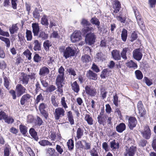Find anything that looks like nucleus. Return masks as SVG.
I'll list each match as a JSON object with an SVG mask.
<instances>
[{"mask_svg":"<svg viewBox=\"0 0 156 156\" xmlns=\"http://www.w3.org/2000/svg\"><path fill=\"white\" fill-rule=\"evenodd\" d=\"M76 50L74 45H70L64 50L63 56L66 59L73 56L75 55Z\"/></svg>","mask_w":156,"mask_h":156,"instance_id":"1","label":"nucleus"},{"mask_svg":"<svg viewBox=\"0 0 156 156\" xmlns=\"http://www.w3.org/2000/svg\"><path fill=\"white\" fill-rule=\"evenodd\" d=\"M97 119L98 123L103 126L105 125L106 122L109 125L112 123L111 122L112 118L111 117H108L107 115H98Z\"/></svg>","mask_w":156,"mask_h":156,"instance_id":"2","label":"nucleus"},{"mask_svg":"<svg viewBox=\"0 0 156 156\" xmlns=\"http://www.w3.org/2000/svg\"><path fill=\"white\" fill-rule=\"evenodd\" d=\"M137 151L136 146L132 145L129 147H127L124 153V156H134Z\"/></svg>","mask_w":156,"mask_h":156,"instance_id":"3","label":"nucleus"},{"mask_svg":"<svg viewBox=\"0 0 156 156\" xmlns=\"http://www.w3.org/2000/svg\"><path fill=\"white\" fill-rule=\"evenodd\" d=\"M133 9L137 23L141 28L143 29L144 28V22L142 21L141 16L136 9Z\"/></svg>","mask_w":156,"mask_h":156,"instance_id":"4","label":"nucleus"},{"mask_svg":"<svg viewBox=\"0 0 156 156\" xmlns=\"http://www.w3.org/2000/svg\"><path fill=\"white\" fill-rule=\"evenodd\" d=\"M141 133L143 137L146 139L150 138L151 135V130L149 126L146 125L144 126V131H141Z\"/></svg>","mask_w":156,"mask_h":156,"instance_id":"5","label":"nucleus"},{"mask_svg":"<svg viewBox=\"0 0 156 156\" xmlns=\"http://www.w3.org/2000/svg\"><path fill=\"white\" fill-rule=\"evenodd\" d=\"M137 123L136 118L134 117L130 116L128 119V126L130 130H133Z\"/></svg>","mask_w":156,"mask_h":156,"instance_id":"6","label":"nucleus"},{"mask_svg":"<svg viewBox=\"0 0 156 156\" xmlns=\"http://www.w3.org/2000/svg\"><path fill=\"white\" fill-rule=\"evenodd\" d=\"M65 111L62 108H57L55 109L54 113L55 119L58 120L60 117L63 116L65 115Z\"/></svg>","mask_w":156,"mask_h":156,"instance_id":"7","label":"nucleus"},{"mask_svg":"<svg viewBox=\"0 0 156 156\" xmlns=\"http://www.w3.org/2000/svg\"><path fill=\"white\" fill-rule=\"evenodd\" d=\"M143 54L142 50L140 48H136L133 51V57L136 60L139 61L142 58Z\"/></svg>","mask_w":156,"mask_h":156,"instance_id":"8","label":"nucleus"},{"mask_svg":"<svg viewBox=\"0 0 156 156\" xmlns=\"http://www.w3.org/2000/svg\"><path fill=\"white\" fill-rule=\"evenodd\" d=\"M81 39V33L80 31H75L71 36V41L73 43L79 41Z\"/></svg>","mask_w":156,"mask_h":156,"instance_id":"9","label":"nucleus"},{"mask_svg":"<svg viewBox=\"0 0 156 156\" xmlns=\"http://www.w3.org/2000/svg\"><path fill=\"white\" fill-rule=\"evenodd\" d=\"M95 35L93 33L87 34L86 36V42L88 44L91 45L95 42Z\"/></svg>","mask_w":156,"mask_h":156,"instance_id":"10","label":"nucleus"},{"mask_svg":"<svg viewBox=\"0 0 156 156\" xmlns=\"http://www.w3.org/2000/svg\"><path fill=\"white\" fill-rule=\"evenodd\" d=\"M21 76L19 77L20 79V81L21 83L26 86L28 83L29 81V76L27 74H25L23 73H21Z\"/></svg>","mask_w":156,"mask_h":156,"instance_id":"11","label":"nucleus"},{"mask_svg":"<svg viewBox=\"0 0 156 156\" xmlns=\"http://www.w3.org/2000/svg\"><path fill=\"white\" fill-rule=\"evenodd\" d=\"M16 90L17 96L19 97L25 92L26 89L21 84H18L16 86Z\"/></svg>","mask_w":156,"mask_h":156,"instance_id":"12","label":"nucleus"},{"mask_svg":"<svg viewBox=\"0 0 156 156\" xmlns=\"http://www.w3.org/2000/svg\"><path fill=\"white\" fill-rule=\"evenodd\" d=\"M86 76L87 78L90 80H96L98 79L97 74L91 70L87 71Z\"/></svg>","mask_w":156,"mask_h":156,"instance_id":"13","label":"nucleus"},{"mask_svg":"<svg viewBox=\"0 0 156 156\" xmlns=\"http://www.w3.org/2000/svg\"><path fill=\"white\" fill-rule=\"evenodd\" d=\"M113 8L114 9V13H116L119 11L121 8V4L120 2L117 0H112Z\"/></svg>","mask_w":156,"mask_h":156,"instance_id":"14","label":"nucleus"},{"mask_svg":"<svg viewBox=\"0 0 156 156\" xmlns=\"http://www.w3.org/2000/svg\"><path fill=\"white\" fill-rule=\"evenodd\" d=\"M85 90L86 93L91 96H95L96 91L95 88L87 86L85 87Z\"/></svg>","mask_w":156,"mask_h":156,"instance_id":"15","label":"nucleus"},{"mask_svg":"<svg viewBox=\"0 0 156 156\" xmlns=\"http://www.w3.org/2000/svg\"><path fill=\"white\" fill-rule=\"evenodd\" d=\"M65 76L57 75L55 80L56 84H65Z\"/></svg>","mask_w":156,"mask_h":156,"instance_id":"16","label":"nucleus"},{"mask_svg":"<svg viewBox=\"0 0 156 156\" xmlns=\"http://www.w3.org/2000/svg\"><path fill=\"white\" fill-rule=\"evenodd\" d=\"M32 31L34 36H37L39 32V27L38 23H35L32 24Z\"/></svg>","mask_w":156,"mask_h":156,"instance_id":"17","label":"nucleus"},{"mask_svg":"<svg viewBox=\"0 0 156 156\" xmlns=\"http://www.w3.org/2000/svg\"><path fill=\"white\" fill-rule=\"evenodd\" d=\"M111 54L113 58L115 60H118L121 59V56L119 51L114 50L112 51Z\"/></svg>","mask_w":156,"mask_h":156,"instance_id":"18","label":"nucleus"},{"mask_svg":"<svg viewBox=\"0 0 156 156\" xmlns=\"http://www.w3.org/2000/svg\"><path fill=\"white\" fill-rule=\"evenodd\" d=\"M50 71L48 68L44 66L40 69L39 74L40 76H45L49 73Z\"/></svg>","mask_w":156,"mask_h":156,"instance_id":"19","label":"nucleus"},{"mask_svg":"<svg viewBox=\"0 0 156 156\" xmlns=\"http://www.w3.org/2000/svg\"><path fill=\"white\" fill-rule=\"evenodd\" d=\"M29 133L31 136L35 140L37 141L39 139L37 132L35 131V129L32 128L30 129Z\"/></svg>","mask_w":156,"mask_h":156,"instance_id":"20","label":"nucleus"},{"mask_svg":"<svg viewBox=\"0 0 156 156\" xmlns=\"http://www.w3.org/2000/svg\"><path fill=\"white\" fill-rule=\"evenodd\" d=\"M31 96L28 94L24 95L20 100V103L22 105H24L27 102L29 101Z\"/></svg>","mask_w":156,"mask_h":156,"instance_id":"21","label":"nucleus"},{"mask_svg":"<svg viewBox=\"0 0 156 156\" xmlns=\"http://www.w3.org/2000/svg\"><path fill=\"white\" fill-rule=\"evenodd\" d=\"M126 129V125L123 123H121L117 126L116 127V130L119 133H121Z\"/></svg>","mask_w":156,"mask_h":156,"instance_id":"22","label":"nucleus"},{"mask_svg":"<svg viewBox=\"0 0 156 156\" xmlns=\"http://www.w3.org/2000/svg\"><path fill=\"white\" fill-rule=\"evenodd\" d=\"M84 119L88 125H91L93 124V119L89 114H85Z\"/></svg>","mask_w":156,"mask_h":156,"instance_id":"23","label":"nucleus"},{"mask_svg":"<svg viewBox=\"0 0 156 156\" xmlns=\"http://www.w3.org/2000/svg\"><path fill=\"white\" fill-rule=\"evenodd\" d=\"M83 130L81 128L79 127L76 130V135L75 139H79L82 138L83 135Z\"/></svg>","mask_w":156,"mask_h":156,"instance_id":"24","label":"nucleus"},{"mask_svg":"<svg viewBox=\"0 0 156 156\" xmlns=\"http://www.w3.org/2000/svg\"><path fill=\"white\" fill-rule=\"evenodd\" d=\"M72 90L76 93H78L80 90V87L77 82L75 81L71 83Z\"/></svg>","mask_w":156,"mask_h":156,"instance_id":"25","label":"nucleus"},{"mask_svg":"<svg viewBox=\"0 0 156 156\" xmlns=\"http://www.w3.org/2000/svg\"><path fill=\"white\" fill-rule=\"evenodd\" d=\"M130 49L128 47H126L123 48L122 50L121 53V55L122 57L124 60H126L127 59L126 56V53L129 51Z\"/></svg>","mask_w":156,"mask_h":156,"instance_id":"26","label":"nucleus"},{"mask_svg":"<svg viewBox=\"0 0 156 156\" xmlns=\"http://www.w3.org/2000/svg\"><path fill=\"white\" fill-rule=\"evenodd\" d=\"M94 28L90 27H84L82 30L83 33L84 34H92L91 32L94 30Z\"/></svg>","mask_w":156,"mask_h":156,"instance_id":"27","label":"nucleus"},{"mask_svg":"<svg viewBox=\"0 0 156 156\" xmlns=\"http://www.w3.org/2000/svg\"><path fill=\"white\" fill-rule=\"evenodd\" d=\"M38 37L41 39L42 40H44L47 39L48 37V34L45 32L41 31L38 34Z\"/></svg>","mask_w":156,"mask_h":156,"instance_id":"28","label":"nucleus"},{"mask_svg":"<svg viewBox=\"0 0 156 156\" xmlns=\"http://www.w3.org/2000/svg\"><path fill=\"white\" fill-rule=\"evenodd\" d=\"M67 118L70 124L71 125H73L74 124V120L73 119V115L72 112L70 111H69L67 114Z\"/></svg>","mask_w":156,"mask_h":156,"instance_id":"29","label":"nucleus"},{"mask_svg":"<svg viewBox=\"0 0 156 156\" xmlns=\"http://www.w3.org/2000/svg\"><path fill=\"white\" fill-rule=\"evenodd\" d=\"M100 95L102 100L105 99L107 96L108 92L106 91V89L104 87H102L100 89Z\"/></svg>","mask_w":156,"mask_h":156,"instance_id":"30","label":"nucleus"},{"mask_svg":"<svg viewBox=\"0 0 156 156\" xmlns=\"http://www.w3.org/2000/svg\"><path fill=\"white\" fill-rule=\"evenodd\" d=\"M34 44L33 49L35 51H39L41 50V44L37 40L34 41Z\"/></svg>","mask_w":156,"mask_h":156,"instance_id":"31","label":"nucleus"},{"mask_svg":"<svg viewBox=\"0 0 156 156\" xmlns=\"http://www.w3.org/2000/svg\"><path fill=\"white\" fill-rule=\"evenodd\" d=\"M110 147L112 149H116L119 147V144L118 143H116L115 140H114L110 143Z\"/></svg>","mask_w":156,"mask_h":156,"instance_id":"32","label":"nucleus"},{"mask_svg":"<svg viewBox=\"0 0 156 156\" xmlns=\"http://www.w3.org/2000/svg\"><path fill=\"white\" fill-rule=\"evenodd\" d=\"M47 152L49 156H57L56 155L57 152H56L54 148H48L47 149Z\"/></svg>","mask_w":156,"mask_h":156,"instance_id":"33","label":"nucleus"},{"mask_svg":"<svg viewBox=\"0 0 156 156\" xmlns=\"http://www.w3.org/2000/svg\"><path fill=\"white\" fill-rule=\"evenodd\" d=\"M19 129L21 133L23 135H26L27 131V127L24 125H20L19 126Z\"/></svg>","mask_w":156,"mask_h":156,"instance_id":"34","label":"nucleus"},{"mask_svg":"<svg viewBox=\"0 0 156 156\" xmlns=\"http://www.w3.org/2000/svg\"><path fill=\"white\" fill-rule=\"evenodd\" d=\"M39 143L42 146H51L52 144L47 140H43L39 142Z\"/></svg>","mask_w":156,"mask_h":156,"instance_id":"35","label":"nucleus"},{"mask_svg":"<svg viewBox=\"0 0 156 156\" xmlns=\"http://www.w3.org/2000/svg\"><path fill=\"white\" fill-rule=\"evenodd\" d=\"M127 31L125 29H123L121 34V39L122 41L125 42L127 39Z\"/></svg>","mask_w":156,"mask_h":156,"instance_id":"36","label":"nucleus"},{"mask_svg":"<svg viewBox=\"0 0 156 156\" xmlns=\"http://www.w3.org/2000/svg\"><path fill=\"white\" fill-rule=\"evenodd\" d=\"M91 60V59L90 56L87 55H85L82 56L81 57V60L83 63H88Z\"/></svg>","mask_w":156,"mask_h":156,"instance_id":"37","label":"nucleus"},{"mask_svg":"<svg viewBox=\"0 0 156 156\" xmlns=\"http://www.w3.org/2000/svg\"><path fill=\"white\" fill-rule=\"evenodd\" d=\"M67 145L69 150L72 151L74 148V141L72 139L69 140L67 143Z\"/></svg>","mask_w":156,"mask_h":156,"instance_id":"38","label":"nucleus"},{"mask_svg":"<svg viewBox=\"0 0 156 156\" xmlns=\"http://www.w3.org/2000/svg\"><path fill=\"white\" fill-rule=\"evenodd\" d=\"M39 108L40 113L44 117L45 119H47L48 117V113L45 111L44 108Z\"/></svg>","mask_w":156,"mask_h":156,"instance_id":"39","label":"nucleus"},{"mask_svg":"<svg viewBox=\"0 0 156 156\" xmlns=\"http://www.w3.org/2000/svg\"><path fill=\"white\" fill-rule=\"evenodd\" d=\"M126 66L129 68H136L137 67V66L136 63H135L132 60L128 62L126 64Z\"/></svg>","mask_w":156,"mask_h":156,"instance_id":"40","label":"nucleus"},{"mask_svg":"<svg viewBox=\"0 0 156 156\" xmlns=\"http://www.w3.org/2000/svg\"><path fill=\"white\" fill-rule=\"evenodd\" d=\"M0 39L4 42L7 48H9L10 45V42L9 39L8 38L2 36L0 37Z\"/></svg>","mask_w":156,"mask_h":156,"instance_id":"41","label":"nucleus"},{"mask_svg":"<svg viewBox=\"0 0 156 156\" xmlns=\"http://www.w3.org/2000/svg\"><path fill=\"white\" fill-rule=\"evenodd\" d=\"M51 100L52 105L55 107H58L59 104L57 99L55 96L52 95L51 98Z\"/></svg>","mask_w":156,"mask_h":156,"instance_id":"42","label":"nucleus"},{"mask_svg":"<svg viewBox=\"0 0 156 156\" xmlns=\"http://www.w3.org/2000/svg\"><path fill=\"white\" fill-rule=\"evenodd\" d=\"M44 95L42 93H41L37 96L36 101L35 104H38L41 101H43L44 99Z\"/></svg>","mask_w":156,"mask_h":156,"instance_id":"43","label":"nucleus"},{"mask_svg":"<svg viewBox=\"0 0 156 156\" xmlns=\"http://www.w3.org/2000/svg\"><path fill=\"white\" fill-rule=\"evenodd\" d=\"M35 88L34 90L36 94L37 93L41 90V85L40 84L39 82L37 81L35 84Z\"/></svg>","mask_w":156,"mask_h":156,"instance_id":"44","label":"nucleus"},{"mask_svg":"<svg viewBox=\"0 0 156 156\" xmlns=\"http://www.w3.org/2000/svg\"><path fill=\"white\" fill-rule=\"evenodd\" d=\"M43 123V121L41 118L38 116H36V119L35 120V124L38 126L42 125Z\"/></svg>","mask_w":156,"mask_h":156,"instance_id":"45","label":"nucleus"},{"mask_svg":"<svg viewBox=\"0 0 156 156\" xmlns=\"http://www.w3.org/2000/svg\"><path fill=\"white\" fill-rule=\"evenodd\" d=\"M43 46L45 49L46 51H48L49 47L51 46V44L49 41L47 40L44 42Z\"/></svg>","mask_w":156,"mask_h":156,"instance_id":"46","label":"nucleus"},{"mask_svg":"<svg viewBox=\"0 0 156 156\" xmlns=\"http://www.w3.org/2000/svg\"><path fill=\"white\" fill-rule=\"evenodd\" d=\"M26 37L27 41H31L32 39V33L30 30H27L26 33Z\"/></svg>","mask_w":156,"mask_h":156,"instance_id":"47","label":"nucleus"},{"mask_svg":"<svg viewBox=\"0 0 156 156\" xmlns=\"http://www.w3.org/2000/svg\"><path fill=\"white\" fill-rule=\"evenodd\" d=\"M18 29L16 24L13 25L12 27L9 28V30L10 33L12 34L15 33L17 32Z\"/></svg>","mask_w":156,"mask_h":156,"instance_id":"48","label":"nucleus"},{"mask_svg":"<svg viewBox=\"0 0 156 156\" xmlns=\"http://www.w3.org/2000/svg\"><path fill=\"white\" fill-rule=\"evenodd\" d=\"M4 86L8 90H9V78L6 76L4 77Z\"/></svg>","mask_w":156,"mask_h":156,"instance_id":"49","label":"nucleus"},{"mask_svg":"<svg viewBox=\"0 0 156 156\" xmlns=\"http://www.w3.org/2000/svg\"><path fill=\"white\" fill-rule=\"evenodd\" d=\"M104 55L102 52H99L97 54L96 58L98 61H103L104 59Z\"/></svg>","mask_w":156,"mask_h":156,"instance_id":"50","label":"nucleus"},{"mask_svg":"<svg viewBox=\"0 0 156 156\" xmlns=\"http://www.w3.org/2000/svg\"><path fill=\"white\" fill-rule=\"evenodd\" d=\"M135 74L136 78L138 80H141L143 77V75L142 72L139 70L135 71Z\"/></svg>","mask_w":156,"mask_h":156,"instance_id":"51","label":"nucleus"},{"mask_svg":"<svg viewBox=\"0 0 156 156\" xmlns=\"http://www.w3.org/2000/svg\"><path fill=\"white\" fill-rule=\"evenodd\" d=\"M91 23L97 26L98 27L99 26L100 22L95 17H93L91 18L90 20Z\"/></svg>","mask_w":156,"mask_h":156,"instance_id":"52","label":"nucleus"},{"mask_svg":"<svg viewBox=\"0 0 156 156\" xmlns=\"http://www.w3.org/2000/svg\"><path fill=\"white\" fill-rule=\"evenodd\" d=\"M23 54L26 56L28 60H30L31 59L32 53L29 50L27 49L23 52Z\"/></svg>","mask_w":156,"mask_h":156,"instance_id":"53","label":"nucleus"},{"mask_svg":"<svg viewBox=\"0 0 156 156\" xmlns=\"http://www.w3.org/2000/svg\"><path fill=\"white\" fill-rule=\"evenodd\" d=\"M89 152L91 156H99L97 149L95 148L90 150Z\"/></svg>","mask_w":156,"mask_h":156,"instance_id":"54","label":"nucleus"},{"mask_svg":"<svg viewBox=\"0 0 156 156\" xmlns=\"http://www.w3.org/2000/svg\"><path fill=\"white\" fill-rule=\"evenodd\" d=\"M34 61L36 62H39L42 60V57L40 56L39 55L35 53L33 58Z\"/></svg>","mask_w":156,"mask_h":156,"instance_id":"55","label":"nucleus"},{"mask_svg":"<svg viewBox=\"0 0 156 156\" xmlns=\"http://www.w3.org/2000/svg\"><path fill=\"white\" fill-rule=\"evenodd\" d=\"M147 143V141L144 139L140 140L138 143L139 146L141 147H144L146 146Z\"/></svg>","mask_w":156,"mask_h":156,"instance_id":"56","label":"nucleus"},{"mask_svg":"<svg viewBox=\"0 0 156 156\" xmlns=\"http://www.w3.org/2000/svg\"><path fill=\"white\" fill-rule=\"evenodd\" d=\"M10 150L11 148L9 145L8 146L5 147L4 151V156H9Z\"/></svg>","mask_w":156,"mask_h":156,"instance_id":"57","label":"nucleus"},{"mask_svg":"<svg viewBox=\"0 0 156 156\" xmlns=\"http://www.w3.org/2000/svg\"><path fill=\"white\" fill-rule=\"evenodd\" d=\"M76 148L80 149H83L84 148V146L82 144L81 141H78L75 144Z\"/></svg>","mask_w":156,"mask_h":156,"instance_id":"58","label":"nucleus"},{"mask_svg":"<svg viewBox=\"0 0 156 156\" xmlns=\"http://www.w3.org/2000/svg\"><path fill=\"white\" fill-rule=\"evenodd\" d=\"M41 23L43 25L47 26L48 24V20L45 15H44L41 19Z\"/></svg>","mask_w":156,"mask_h":156,"instance_id":"59","label":"nucleus"},{"mask_svg":"<svg viewBox=\"0 0 156 156\" xmlns=\"http://www.w3.org/2000/svg\"><path fill=\"white\" fill-rule=\"evenodd\" d=\"M65 69L62 66H61L58 69V74L57 75L65 76Z\"/></svg>","mask_w":156,"mask_h":156,"instance_id":"60","label":"nucleus"},{"mask_svg":"<svg viewBox=\"0 0 156 156\" xmlns=\"http://www.w3.org/2000/svg\"><path fill=\"white\" fill-rule=\"evenodd\" d=\"M56 87L55 86L52 85L49 86L46 89L47 92L48 93H51L56 89Z\"/></svg>","mask_w":156,"mask_h":156,"instance_id":"61","label":"nucleus"},{"mask_svg":"<svg viewBox=\"0 0 156 156\" xmlns=\"http://www.w3.org/2000/svg\"><path fill=\"white\" fill-rule=\"evenodd\" d=\"M114 17H115L118 20L120 21L121 23H125L126 19L125 18L122 17L121 14H120L119 16L114 15Z\"/></svg>","mask_w":156,"mask_h":156,"instance_id":"62","label":"nucleus"},{"mask_svg":"<svg viewBox=\"0 0 156 156\" xmlns=\"http://www.w3.org/2000/svg\"><path fill=\"white\" fill-rule=\"evenodd\" d=\"M139 113L141 117L143 116L146 113L144 108H138Z\"/></svg>","mask_w":156,"mask_h":156,"instance_id":"63","label":"nucleus"},{"mask_svg":"<svg viewBox=\"0 0 156 156\" xmlns=\"http://www.w3.org/2000/svg\"><path fill=\"white\" fill-rule=\"evenodd\" d=\"M113 103L115 105V106L118 107L119 106V101L118 100V98L116 94L115 95L113 96Z\"/></svg>","mask_w":156,"mask_h":156,"instance_id":"64","label":"nucleus"}]
</instances>
